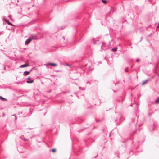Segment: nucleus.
<instances>
[{
  "label": "nucleus",
  "mask_w": 159,
  "mask_h": 159,
  "mask_svg": "<svg viewBox=\"0 0 159 159\" xmlns=\"http://www.w3.org/2000/svg\"><path fill=\"white\" fill-rule=\"evenodd\" d=\"M29 66V63L28 64H25L23 65H22L20 66V67L21 68L26 67L28 66Z\"/></svg>",
  "instance_id": "f257e3e1"
},
{
  "label": "nucleus",
  "mask_w": 159,
  "mask_h": 159,
  "mask_svg": "<svg viewBox=\"0 0 159 159\" xmlns=\"http://www.w3.org/2000/svg\"><path fill=\"white\" fill-rule=\"evenodd\" d=\"M146 82L145 81L144 82H143V83L142 84V85H143L145 84V83H146Z\"/></svg>",
  "instance_id": "5701e85b"
},
{
  "label": "nucleus",
  "mask_w": 159,
  "mask_h": 159,
  "mask_svg": "<svg viewBox=\"0 0 159 159\" xmlns=\"http://www.w3.org/2000/svg\"><path fill=\"white\" fill-rule=\"evenodd\" d=\"M0 99L2 101H6L7 100V99L6 98H3L2 96H0Z\"/></svg>",
  "instance_id": "423d86ee"
},
{
  "label": "nucleus",
  "mask_w": 159,
  "mask_h": 159,
  "mask_svg": "<svg viewBox=\"0 0 159 159\" xmlns=\"http://www.w3.org/2000/svg\"><path fill=\"white\" fill-rule=\"evenodd\" d=\"M17 149L18 150V151H19L20 152H24V151H20V148L18 147L17 148Z\"/></svg>",
  "instance_id": "dca6fc26"
},
{
  "label": "nucleus",
  "mask_w": 159,
  "mask_h": 159,
  "mask_svg": "<svg viewBox=\"0 0 159 159\" xmlns=\"http://www.w3.org/2000/svg\"><path fill=\"white\" fill-rule=\"evenodd\" d=\"M47 66L50 65L53 67L56 66H57V64H56L52 63H48L47 64Z\"/></svg>",
  "instance_id": "f03ea898"
},
{
  "label": "nucleus",
  "mask_w": 159,
  "mask_h": 159,
  "mask_svg": "<svg viewBox=\"0 0 159 159\" xmlns=\"http://www.w3.org/2000/svg\"><path fill=\"white\" fill-rule=\"evenodd\" d=\"M33 69V68H32V69H31L30 70V71H30V72H31V70H32V69Z\"/></svg>",
  "instance_id": "cd10ccee"
},
{
  "label": "nucleus",
  "mask_w": 159,
  "mask_h": 159,
  "mask_svg": "<svg viewBox=\"0 0 159 159\" xmlns=\"http://www.w3.org/2000/svg\"><path fill=\"white\" fill-rule=\"evenodd\" d=\"M30 71H25L24 72L23 74L24 75H29L30 74Z\"/></svg>",
  "instance_id": "39448f33"
},
{
  "label": "nucleus",
  "mask_w": 159,
  "mask_h": 159,
  "mask_svg": "<svg viewBox=\"0 0 159 159\" xmlns=\"http://www.w3.org/2000/svg\"><path fill=\"white\" fill-rule=\"evenodd\" d=\"M3 20L6 22V21L7 20L6 18H4Z\"/></svg>",
  "instance_id": "a211bd4d"
},
{
  "label": "nucleus",
  "mask_w": 159,
  "mask_h": 159,
  "mask_svg": "<svg viewBox=\"0 0 159 159\" xmlns=\"http://www.w3.org/2000/svg\"><path fill=\"white\" fill-rule=\"evenodd\" d=\"M5 115V114L4 113H3V115L2 116H3Z\"/></svg>",
  "instance_id": "c756f323"
},
{
  "label": "nucleus",
  "mask_w": 159,
  "mask_h": 159,
  "mask_svg": "<svg viewBox=\"0 0 159 159\" xmlns=\"http://www.w3.org/2000/svg\"><path fill=\"white\" fill-rule=\"evenodd\" d=\"M66 65L67 66H70V65H69L68 64V63H66Z\"/></svg>",
  "instance_id": "4be33fe9"
},
{
  "label": "nucleus",
  "mask_w": 159,
  "mask_h": 159,
  "mask_svg": "<svg viewBox=\"0 0 159 159\" xmlns=\"http://www.w3.org/2000/svg\"><path fill=\"white\" fill-rule=\"evenodd\" d=\"M156 102L157 103H159V98H158L156 100Z\"/></svg>",
  "instance_id": "2eb2a0df"
},
{
  "label": "nucleus",
  "mask_w": 159,
  "mask_h": 159,
  "mask_svg": "<svg viewBox=\"0 0 159 159\" xmlns=\"http://www.w3.org/2000/svg\"><path fill=\"white\" fill-rule=\"evenodd\" d=\"M13 116H15V119H16V115H13Z\"/></svg>",
  "instance_id": "393cba45"
},
{
  "label": "nucleus",
  "mask_w": 159,
  "mask_h": 159,
  "mask_svg": "<svg viewBox=\"0 0 159 159\" xmlns=\"http://www.w3.org/2000/svg\"><path fill=\"white\" fill-rule=\"evenodd\" d=\"M46 112H47V111H46V112H45V113H44V116H45V114H46Z\"/></svg>",
  "instance_id": "7c9ffc66"
},
{
  "label": "nucleus",
  "mask_w": 159,
  "mask_h": 159,
  "mask_svg": "<svg viewBox=\"0 0 159 159\" xmlns=\"http://www.w3.org/2000/svg\"><path fill=\"white\" fill-rule=\"evenodd\" d=\"M6 22L9 25H11V26H13V25H12V24L8 20L6 21Z\"/></svg>",
  "instance_id": "1a4fd4ad"
},
{
  "label": "nucleus",
  "mask_w": 159,
  "mask_h": 159,
  "mask_svg": "<svg viewBox=\"0 0 159 159\" xmlns=\"http://www.w3.org/2000/svg\"><path fill=\"white\" fill-rule=\"evenodd\" d=\"M6 22L9 25H11V26H13V25H12V24L8 20L6 21Z\"/></svg>",
  "instance_id": "9d476101"
},
{
  "label": "nucleus",
  "mask_w": 159,
  "mask_h": 159,
  "mask_svg": "<svg viewBox=\"0 0 159 159\" xmlns=\"http://www.w3.org/2000/svg\"><path fill=\"white\" fill-rule=\"evenodd\" d=\"M4 66V70H5L6 69L5 66Z\"/></svg>",
  "instance_id": "b1692460"
},
{
  "label": "nucleus",
  "mask_w": 159,
  "mask_h": 159,
  "mask_svg": "<svg viewBox=\"0 0 159 159\" xmlns=\"http://www.w3.org/2000/svg\"><path fill=\"white\" fill-rule=\"evenodd\" d=\"M31 79V78L30 76H29L28 77V78H27V79L28 80H30Z\"/></svg>",
  "instance_id": "6ab92c4d"
},
{
  "label": "nucleus",
  "mask_w": 159,
  "mask_h": 159,
  "mask_svg": "<svg viewBox=\"0 0 159 159\" xmlns=\"http://www.w3.org/2000/svg\"><path fill=\"white\" fill-rule=\"evenodd\" d=\"M6 22L9 25H11V26H13V25H12V24L8 20L6 21Z\"/></svg>",
  "instance_id": "ddd939ff"
},
{
  "label": "nucleus",
  "mask_w": 159,
  "mask_h": 159,
  "mask_svg": "<svg viewBox=\"0 0 159 159\" xmlns=\"http://www.w3.org/2000/svg\"><path fill=\"white\" fill-rule=\"evenodd\" d=\"M51 91V90H50L48 92L50 93V92Z\"/></svg>",
  "instance_id": "2f4dec72"
},
{
  "label": "nucleus",
  "mask_w": 159,
  "mask_h": 159,
  "mask_svg": "<svg viewBox=\"0 0 159 159\" xmlns=\"http://www.w3.org/2000/svg\"><path fill=\"white\" fill-rule=\"evenodd\" d=\"M33 128H30V129H32Z\"/></svg>",
  "instance_id": "72a5a7b5"
},
{
  "label": "nucleus",
  "mask_w": 159,
  "mask_h": 159,
  "mask_svg": "<svg viewBox=\"0 0 159 159\" xmlns=\"http://www.w3.org/2000/svg\"><path fill=\"white\" fill-rule=\"evenodd\" d=\"M76 96H77V97L79 98V97H78V96H77V95H76Z\"/></svg>",
  "instance_id": "473e14b6"
},
{
  "label": "nucleus",
  "mask_w": 159,
  "mask_h": 159,
  "mask_svg": "<svg viewBox=\"0 0 159 159\" xmlns=\"http://www.w3.org/2000/svg\"><path fill=\"white\" fill-rule=\"evenodd\" d=\"M52 152H55L56 151V149L55 148H53L51 149Z\"/></svg>",
  "instance_id": "4468645a"
},
{
  "label": "nucleus",
  "mask_w": 159,
  "mask_h": 159,
  "mask_svg": "<svg viewBox=\"0 0 159 159\" xmlns=\"http://www.w3.org/2000/svg\"><path fill=\"white\" fill-rule=\"evenodd\" d=\"M125 71H128V69H127V68H126V69L125 70Z\"/></svg>",
  "instance_id": "bb28decb"
},
{
  "label": "nucleus",
  "mask_w": 159,
  "mask_h": 159,
  "mask_svg": "<svg viewBox=\"0 0 159 159\" xmlns=\"http://www.w3.org/2000/svg\"><path fill=\"white\" fill-rule=\"evenodd\" d=\"M6 22L9 25H11V26H13V25H12V24L8 20L6 21Z\"/></svg>",
  "instance_id": "9b49d317"
},
{
  "label": "nucleus",
  "mask_w": 159,
  "mask_h": 159,
  "mask_svg": "<svg viewBox=\"0 0 159 159\" xmlns=\"http://www.w3.org/2000/svg\"><path fill=\"white\" fill-rule=\"evenodd\" d=\"M157 28H159V23H158V25H157Z\"/></svg>",
  "instance_id": "a878e982"
},
{
  "label": "nucleus",
  "mask_w": 159,
  "mask_h": 159,
  "mask_svg": "<svg viewBox=\"0 0 159 159\" xmlns=\"http://www.w3.org/2000/svg\"><path fill=\"white\" fill-rule=\"evenodd\" d=\"M34 82V81L33 80H31L30 81L29 80H27L26 81V83H32Z\"/></svg>",
  "instance_id": "0eeeda50"
},
{
  "label": "nucleus",
  "mask_w": 159,
  "mask_h": 159,
  "mask_svg": "<svg viewBox=\"0 0 159 159\" xmlns=\"http://www.w3.org/2000/svg\"><path fill=\"white\" fill-rule=\"evenodd\" d=\"M20 139H21L22 140H24L25 141H28L29 139H25L24 136H21L20 137Z\"/></svg>",
  "instance_id": "20e7f679"
},
{
  "label": "nucleus",
  "mask_w": 159,
  "mask_h": 159,
  "mask_svg": "<svg viewBox=\"0 0 159 159\" xmlns=\"http://www.w3.org/2000/svg\"><path fill=\"white\" fill-rule=\"evenodd\" d=\"M117 49H118V48L117 47H116V48H113L112 49V50H116Z\"/></svg>",
  "instance_id": "aec40b11"
},
{
  "label": "nucleus",
  "mask_w": 159,
  "mask_h": 159,
  "mask_svg": "<svg viewBox=\"0 0 159 159\" xmlns=\"http://www.w3.org/2000/svg\"><path fill=\"white\" fill-rule=\"evenodd\" d=\"M75 84H76V85H78V84L76 83V82H75L74 83Z\"/></svg>",
  "instance_id": "c85d7f7f"
},
{
  "label": "nucleus",
  "mask_w": 159,
  "mask_h": 159,
  "mask_svg": "<svg viewBox=\"0 0 159 159\" xmlns=\"http://www.w3.org/2000/svg\"><path fill=\"white\" fill-rule=\"evenodd\" d=\"M102 2L106 4L107 3V2L106 0H102Z\"/></svg>",
  "instance_id": "f3484780"
},
{
  "label": "nucleus",
  "mask_w": 159,
  "mask_h": 159,
  "mask_svg": "<svg viewBox=\"0 0 159 159\" xmlns=\"http://www.w3.org/2000/svg\"><path fill=\"white\" fill-rule=\"evenodd\" d=\"M139 59H137L136 60V61H137V62H139Z\"/></svg>",
  "instance_id": "412c9836"
},
{
  "label": "nucleus",
  "mask_w": 159,
  "mask_h": 159,
  "mask_svg": "<svg viewBox=\"0 0 159 159\" xmlns=\"http://www.w3.org/2000/svg\"><path fill=\"white\" fill-rule=\"evenodd\" d=\"M30 38H31V39H32V40L33 39H36V37L35 36H32L31 37H30Z\"/></svg>",
  "instance_id": "6e6552de"
},
{
  "label": "nucleus",
  "mask_w": 159,
  "mask_h": 159,
  "mask_svg": "<svg viewBox=\"0 0 159 159\" xmlns=\"http://www.w3.org/2000/svg\"><path fill=\"white\" fill-rule=\"evenodd\" d=\"M6 22L9 25H11V26H13V25H12V24L8 20L6 21Z\"/></svg>",
  "instance_id": "f8f14e48"
},
{
  "label": "nucleus",
  "mask_w": 159,
  "mask_h": 159,
  "mask_svg": "<svg viewBox=\"0 0 159 159\" xmlns=\"http://www.w3.org/2000/svg\"><path fill=\"white\" fill-rule=\"evenodd\" d=\"M32 40V39H31L29 38L27 40L25 41V44H28L30 43L31 41Z\"/></svg>",
  "instance_id": "7ed1b4c3"
}]
</instances>
